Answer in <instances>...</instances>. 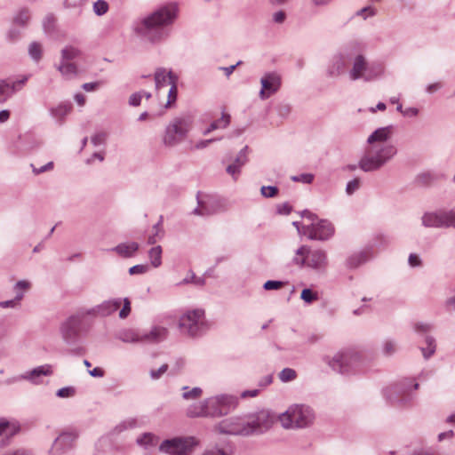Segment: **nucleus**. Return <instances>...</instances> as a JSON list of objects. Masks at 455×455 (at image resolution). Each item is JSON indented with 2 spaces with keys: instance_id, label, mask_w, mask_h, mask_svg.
I'll return each instance as SVG.
<instances>
[{
  "instance_id": "f257e3e1",
  "label": "nucleus",
  "mask_w": 455,
  "mask_h": 455,
  "mask_svg": "<svg viewBox=\"0 0 455 455\" xmlns=\"http://www.w3.org/2000/svg\"><path fill=\"white\" fill-rule=\"evenodd\" d=\"M393 132L394 126L387 125L378 128L368 137V147L358 164L362 171L365 172L377 171L396 155V148L388 142Z\"/></svg>"
},
{
  "instance_id": "f03ea898",
  "label": "nucleus",
  "mask_w": 455,
  "mask_h": 455,
  "mask_svg": "<svg viewBox=\"0 0 455 455\" xmlns=\"http://www.w3.org/2000/svg\"><path fill=\"white\" fill-rule=\"evenodd\" d=\"M177 12L178 7L174 4L161 6L138 20L134 24V31L146 41L161 43L169 36V26L174 22Z\"/></svg>"
},
{
  "instance_id": "7ed1b4c3",
  "label": "nucleus",
  "mask_w": 455,
  "mask_h": 455,
  "mask_svg": "<svg viewBox=\"0 0 455 455\" xmlns=\"http://www.w3.org/2000/svg\"><path fill=\"white\" fill-rule=\"evenodd\" d=\"M291 262L299 267H307L318 273L324 272L329 263L327 252L324 250H312L307 245H301L296 250Z\"/></svg>"
},
{
  "instance_id": "20e7f679",
  "label": "nucleus",
  "mask_w": 455,
  "mask_h": 455,
  "mask_svg": "<svg viewBox=\"0 0 455 455\" xmlns=\"http://www.w3.org/2000/svg\"><path fill=\"white\" fill-rule=\"evenodd\" d=\"M281 425L286 428H305L315 420V412L306 404H292L278 417Z\"/></svg>"
},
{
  "instance_id": "39448f33",
  "label": "nucleus",
  "mask_w": 455,
  "mask_h": 455,
  "mask_svg": "<svg viewBox=\"0 0 455 455\" xmlns=\"http://www.w3.org/2000/svg\"><path fill=\"white\" fill-rule=\"evenodd\" d=\"M323 361L334 371L347 375L357 371L362 363V355L357 351L347 349L338 352L333 356L326 355Z\"/></svg>"
},
{
  "instance_id": "423d86ee",
  "label": "nucleus",
  "mask_w": 455,
  "mask_h": 455,
  "mask_svg": "<svg viewBox=\"0 0 455 455\" xmlns=\"http://www.w3.org/2000/svg\"><path fill=\"white\" fill-rule=\"evenodd\" d=\"M192 128L190 116H178L173 118L166 126L163 136V143L166 147H175L187 137Z\"/></svg>"
},
{
  "instance_id": "0eeeda50",
  "label": "nucleus",
  "mask_w": 455,
  "mask_h": 455,
  "mask_svg": "<svg viewBox=\"0 0 455 455\" xmlns=\"http://www.w3.org/2000/svg\"><path fill=\"white\" fill-rule=\"evenodd\" d=\"M352 68L349 71V78L353 81L363 79L371 81L379 76L384 70L383 65L380 63H369L366 58L362 54H357L354 58L351 57Z\"/></svg>"
},
{
  "instance_id": "6e6552de",
  "label": "nucleus",
  "mask_w": 455,
  "mask_h": 455,
  "mask_svg": "<svg viewBox=\"0 0 455 455\" xmlns=\"http://www.w3.org/2000/svg\"><path fill=\"white\" fill-rule=\"evenodd\" d=\"M198 444L194 436H176L164 440L159 445V451L167 455H192Z\"/></svg>"
},
{
  "instance_id": "1a4fd4ad",
  "label": "nucleus",
  "mask_w": 455,
  "mask_h": 455,
  "mask_svg": "<svg viewBox=\"0 0 455 455\" xmlns=\"http://www.w3.org/2000/svg\"><path fill=\"white\" fill-rule=\"evenodd\" d=\"M179 327L182 332L191 337L202 334L207 329L204 311L202 309L188 311L180 317Z\"/></svg>"
},
{
  "instance_id": "9d476101",
  "label": "nucleus",
  "mask_w": 455,
  "mask_h": 455,
  "mask_svg": "<svg viewBox=\"0 0 455 455\" xmlns=\"http://www.w3.org/2000/svg\"><path fill=\"white\" fill-rule=\"evenodd\" d=\"M418 389L419 384L405 379L397 383L391 384L383 389V395L390 403H407L411 400V387Z\"/></svg>"
},
{
  "instance_id": "9b49d317",
  "label": "nucleus",
  "mask_w": 455,
  "mask_h": 455,
  "mask_svg": "<svg viewBox=\"0 0 455 455\" xmlns=\"http://www.w3.org/2000/svg\"><path fill=\"white\" fill-rule=\"evenodd\" d=\"M196 198L198 206L193 211L196 215L209 216L228 210V203L224 199L199 193Z\"/></svg>"
},
{
  "instance_id": "f8f14e48",
  "label": "nucleus",
  "mask_w": 455,
  "mask_h": 455,
  "mask_svg": "<svg viewBox=\"0 0 455 455\" xmlns=\"http://www.w3.org/2000/svg\"><path fill=\"white\" fill-rule=\"evenodd\" d=\"M85 315L84 312H82L69 316L61 323L60 331L61 338L66 344L74 345L78 341L83 331V319Z\"/></svg>"
},
{
  "instance_id": "ddd939ff",
  "label": "nucleus",
  "mask_w": 455,
  "mask_h": 455,
  "mask_svg": "<svg viewBox=\"0 0 455 455\" xmlns=\"http://www.w3.org/2000/svg\"><path fill=\"white\" fill-rule=\"evenodd\" d=\"M275 416L267 410H261L246 416V425L250 427V435L263 434L271 428Z\"/></svg>"
},
{
  "instance_id": "4468645a",
  "label": "nucleus",
  "mask_w": 455,
  "mask_h": 455,
  "mask_svg": "<svg viewBox=\"0 0 455 455\" xmlns=\"http://www.w3.org/2000/svg\"><path fill=\"white\" fill-rule=\"evenodd\" d=\"M209 403L215 418L227 415L235 410L239 403V398L234 395L223 394L210 397Z\"/></svg>"
},
{
  "instance_id": "2eb2a0df",
  "label": "nucleus",
  "mask_w": 455,
  "mask_h": 455,
  "mask_svg": "<svg viewBox=\"0 0 455 455\" xmlns=\"http://www.w3.org/2000/svg\"><path fill=\"white\" fill-rule=\"evenodd\" d=\"M221 434L233 435H250V427L246 425V417H230L221 420L216 427Z\"/></svg>"
},
{
  "instance_id": "dca6fc26",
  "label": "nucleus",
  "mask_w": 455,
  "mask_h": 455,
  "mask_svg": "<svg viewBox=\"0 0 455 455\" xmlns=\"http://www.w3.org/2000/svg\"><path fill=\"white\" fill-rule=\"evenodd\" d=\"M422 224L427 228H455V210L425 213Z\"/></svg>"
},
{
  "instance_id": "f3484780",
  "label": "nucleus",
  "mask_w": 455,
  "mask_h": 455,
  "mask_svg": "<svg viewBox=\"0 0 455 455\" xmlns=\"http://www.w3.org/2000/svg\"><path fill=\"white\" fill-rule=\"evenodd\" d=\"M303 232L310 240L324 241L331 238L334 234V227L326 220H321L316 224L304 226Z\"/></svg>"
},
{
  "instance_id": "a211bd4d",
  "label": "nucleus",
  "mask_w": 455,
  "mask_h": 455,
  "mask_svg": "<svg viewBox=\"0 0 455 455\" xmlns=\"http://www.w3.org/2000/svg\"><path fill=\"white\" fill-rule=\"evenodd\" d=\"M281 76L276 72L266 73L260 79L261 89L259 96L261 100H267L277 92L281 87Z\"/></svg>"
},
{
  "instance_id": "6ab92c4d",
  "label": "nucleus",
  "mask_w": 455,
  "mask_h": 455,
  "mask_svg": "<svg viewBox=\"0 0 455 455\" xmlns=\"http://www.w3.org/2000/svg\"><path fill=\"white\" fill-rule=\"evenodd\" d=\"M349 61H351V56L348 53L340 52L334 55L326 69L327 76L331 78L339 76L346 71Z\"/></svg>"
},
{
  "instance_id": "aec40b11",
  "label": "nucleus",
  "mask_w": 455,
  "mask_h": 455,
  "mask_svg": "<svg viewBox=\"0 0 455 455\" xmlns=\"http://www.w3.org/2000/svg\"><path fill=\"white\" fill-rule=\"evenodd\" d=\"M121 304V298L105 300L102 303L84 311V315L102 317L108 316L115 313L120 307Z\"/></svg>"
},
{
  "instance_id": "412c9836",
  "label": "nucleus",
  "mask_w": 455,
  "mask_h": 455,
  "mask_svg": "<svg viewBox=\"0 0 455 455\" xmlns=\"http://www.w3.org/2000/svg\"><path fill=\"white\" fill-rule=\"evenodd\" d=\"M78 434L75 431L63 432L54 441L52 451L54 455H60L73 448Z\"/></svg>"
},
{
  "instance_id": "4be33fe9",
  "label": "nucleus",
  "mask_w": 455,
  "mask_h": 455,
  "mask_svg": "<svg viewBox=\"0 0 455 455\" xmlns=\"http://www.w3.org/2000/svg\"><path fill=\"white\" fill-rule=\"evenodd\" d=\"M28 79V76H24L21 79L14 82L0 80V103L5 102L14 92L20 91Z\"/></svg>"
},
{
  "instance_id": "5701e85b",
  "label": "nucleus",
  "mask_w": 455,
  "mask_h": 455,
  "mask_svg": "<svg viewBox=\"0 0 455 455\" xmlns=\"http://www.w3.org/2000/svg\"><path fill=\"white\" fill-rule=\"evenodd\" d=\"M155 87L157 92L167 84H172L178 82V76L171 70L167 71L164 68H158L154 74Z\"/></svg>"
},
{
  "instance_id": "b1692460",
  "label": "nucleus",
  "mask_w": 455,
  "mask_h": 455,
  "mask_svg": "<svg viewBox=\"0 0 455 455\" xmlns=\"http://www.w3.org/2000/svg\"><path fill=\"white\" fill-rule=\"evenodd\" d=\"M187 416L189 418L213 417L212 410L210 408L209 398L193 403L187 409Z\"/></svg>"
},
{
  "instance_id": "393cba45",
  "label": "nucleus",
  "mask_w": 455,
  "mask_h": 455,
  "mask_svg": "<svg viewBox=\"0 0 455 455\" xmlns=\"http://www.w3.org/2000/svg\"><path fill=\"white\" fill-rule=\"evenodd\" d=\"M168 336V330L164 326L156 325L149 331L142 332V342L159 343L164 341Z\"/></svg>"
},
{
  "instance_id": "a878e982",
  "label": "nucleus",
  "mask_w": 455,
  "mask_h": 455,
  "mask_svg": "<svg viewBox=\"0 0 455 455\" xmlns=\"http://www.w3.org/2000/svg\"><path fill=\"white\" fill-rule=\"evenodd\" d=\"M139 249L140 244L137 242H125L117 244L109 251L116 253L121 258L129 259L134 257Z\"/></svg>"
},
{
  "instance_id": "bb28decb",
  "label": "nucleus",
  "mask_w": 455,
  "mask_h": 455,
  "mask_svg": "<svg viewBox=\"0 0 455 455\" xmlns=\"http://www.w3.org/2000/svg\"><path fill=\"white\" fill-rule=\"evenodd\" d=\"M371 258L372 251L371 249L368 248L349 256L346 261V264L347 267L349 268H356L361 265L366 263Z\"/></svg>"
},
{
  "instance_id": "cd10ccee",
  "label": "nucleus",
  "mask_w": 455,
  "mask_h": 455,
  "mask_svg": "<svg viewBox=\"0 0 455 455\" xmlns=\"http://www.w3.org/2000/svg\"><path fill=\"white\" fill-rule=\"evenodd\" d=\"M20 431V425L16 420H8L4 418L0 419V436L6 435L12 438Z\"/></svg>"
},
{
  "instance_id": "c85d7f7f",
  "label": "nucleus",
  "mask_w": 455,
  "mask_h": 455,
  "mask_svg": "<svg viewBox=\"0 0 455 455\" xmlns=\"http://www.w3.org/2000/svg\"><path fill=\"white\" fill-rule=\"evenodd\" d=\"M52 373V366L49 364H44V365L38 366V367L26 372L23 375V379H28L34 384H38L39 383L38 379L41 376H49Z\"/></svg>"
},
{
  "instance_id": "c756f323",
  "label": "nucleus",
  "mask_w": 455,
  "mask_h": 455,
  "mask_svg": "<svg viewBox=\"0 0 455 455\" xmlns=\"http://www.w3.org/2000/svg\"><path fill=\"white\" fill-rule=\"evenodd\" d=\"M59 72L67 79L76 76L78 73L77 66L72 62L61 61L57 66Z\"/></svg>"
},
{
  "instance_id": "7c9ffc66",
  "label": "nucleus",
  "mask_w": 455,
  "mask_h": 455,
  "mask_svg": "<svg viewBox=\"0 0 455 455\" xmlns=\"http://www.w3.org/2000/svg\"><path fill=\"white\" fill-rule=\"evenodd\" d=\"M118 339L125 343L142 342V332L134 330H124L119 333Z\"/></svg>"
},
{
  "instance_id": "2f4dec72",
  "label": "nucleus",
  "mask_w": 455,
  "mask_h": 455,
  "mask_svg": "<svg viewBox=\"0 0 455 455\" xmlns=\"http://www.w3.org/2000/svg\"><path fill=\"white\" fill-rule=\"evenodd\" d=\"M72 109V106L70 104H60L57 108H51V115L52 117L60 121L63 122L66 116H68Z\"/></svg>"
},
{
  "instance_id": "473e14b6",
  "label": "nucleus",
  "mask_w": 455,
  "mask_h": 455,
  "mask_svg": "<svg viewBox=\"0 0 455 455\" xmlns=\"http://www.w3.org/2000/svg\"><path fill=\"white\" fill-rule=\"evenodd\" d=\"M157 442L158 437L152 433H144L137 438V443L144 448L156 446Z\"/></svg>"
},
{
  "instance_id": "72a5a7b5",
  "label": "nucleus",
  "mask_w": 455,
  "mask_h": 455,
  "mask_svg": "<svg viewBox=\"0 0 455 455\" xmlns=\"http://www.w3.org/2000/svg\"><path fill=\"white\" fill-rule=\"evenodd\" d=\"M81 54L79 49L74 46H66L61 51V61L70 62L71 60L78 58Z\"/></svg>"
},
{
  "instance_id": "f704fd0d",
  "label": "nucleus",
  "mask_w": 455,
  "mask_h": 455,
  "mask_svg": "<svg viewBox=\"0 0 455 455\" xmlns=\"http://www.w3.org/2000/svg\"><path fill=\"white\" fill-rule=\"evenodd\" d=\"M148 258L154 267H158L162 264V247L160 245L151 248L148 251Z\"/></svg>"
},
{
  "instance_id": "c9c22d12",
  "label": "nucleus",
  "mask_w": 455,
  "mask_h": 455,
  "mask_svg": "<svg viewBox=\"0 0 455 455\" xmlns=\"http://www.w3.org/2000/svg\"><path fill=\"white\" fill-rule=\"evenodd\" d=\"M425 341L427 344V347H422L421 351H422L423 356L426 359H428L435 352V340L433 337L427 336Z\"/></svg>"
},
{
  "instance_id": "e433bc0d",
  "label": "nucleus",
  "mask_w": 455,
  "mask_h": 455,
  "mask_svg": "<svg viewBox=\"0 0 455 455\" xmlns=\"http://www.w3.org/2000/svg\"><path fill=\"white\" fill-rule=\"evenodd\" d=\"M183 393L182 397L185 400H196L199 398L203 393L202 389L200 387H193L189 389L188 387H182Z\"/></svg>"
},
{
  "instance_id": "4c0bfd02",
  "label": "nucleus",
  "mask_w": 455,
  "mask_h": 455,
  "mask_svg": "<svg viewBox=\"0 0 455 455\" xmlns=\"http://www.w3.org/2000/svg\"><path fill=\"white\" fill-rule=\"evenodd\" d=\"M435 180V175L431 172H423L417 175L416 181L419 185H429Z\"/></svg>"
},
{
  "instance_id": "58836bf2",
  "label": "nucleus",
  "mask_w": 455,
  "mask_h": 455,
  "mask_svg": "<svg viewBox=\"0 0 455 455\" xmlns=\"http://www.w3.org/2000/svg\"><path fill=\"white\" fill-rule=\"evenodd\" d=\"M279 379L283 382H290L297 378V372L291 368H284L278 374Z\"/></svg>"
},
{
  "instance_id": "ea45409f",
  "label": "nucleus",
  "mask_w": 455,
  "mask_h": 455,
  "mask_svg": "<svg viewBox=\"0 0 455 455\" xmlns=\"http://www.w3.org/2000/svg\"><path fill=\"white\" fill-rule=\"evenodd\" d=\"M139 426L138 424V420L134 418H129L124 421H122L121 423H119L115 430L118 433L120 432H123L124 430H127V429H131V428H135Z\"/></svg>"
},
{
  "instance_id": "a19ab883",
  "label": "nucleus",
  "mask_w": 455,
  "mask_h": 455,
  "mask_svg": "<svg viewBox=\"0 0 455 455\" xmlns=\"http://www.w3.org/2000/svg\"><path fill=\"white\" fill-rule=\"evenodd\" d=\"M28 53L34 60L38 61L42 57L41 44L36 42H33L32 44H30L28 48Z\"/></svg>"
},
{
  "instance_id": "79ce46f5",
  "label": "nucleus",
  "mask_w": 455,
  "mask_h": 455,
  "mask_svg": "<svg viewBox=\"0 0 455 455\" xmlns=\"http://www.w3.org/2000/svg\"><path fill=\"white\" fill-rule=\"evenodd\" d=\"M108 11V4L104 0H98L93 4V12L96 15L101 16Z\"/></svg>"
},
{
  "instance_id": "37998d69",
  "label": "nucleus",
  "mask_w": 455,
  "mask_h": 455,
  "mask_svg": "<svg viewBox=\"0 0 455 455\" xmlns=\"http://www.w3.org/2000/svg\"><path fill=\"white\" fill-rule=\"evenodd\" d=\"M201 455H233V453L228 449L212 447L206 449Z\"/></svg>"
},
{
  "instance_id": "c03bdc74",
  "label": "nucleus",
  "mask_w": 455,
  "mask_h": 455,
  "mask_svg": "<svg viewBox=\"0 0 455 455\" xmlns=\"http://www.w3.org/2000/svg\"><path fill=\"white\" fill-rule=\"evenodd\" d=\"M29 19H30V14H29L28 10L24 9V10H21L16 15V17L14 18V22L16 24L25 26L28 22Z\"/></svg>"
},
{
  "instance_id": "a18cd8bd",
  "label": "nucleus",
  "mask_w": 455,
  "mask_h": 455,
  "mask_svg": "<svg viewBox=\"0 0 455 455\" xmlns=\"http://www.w3.org/2000/svg\"><path fill=\"white\" fill-rule=\"evenodd\" d=\"M177 95H178L177 83H174L171 85V88L168 92V100L165 104V108H170L176 101Z\"/></svg>"
},
{
  "instance_id": "49530a36",
  "label": "nucleus",
  "mask_w": 455,
  "mask_h": 455,
  "mask_svg": "<svg viewBox=\"0 0 455 455\" xmlns=\"http://www.w3.org/2000/svg\"><path fill=\"white\" fill-rule=\"evenodd\" d=\"M300 298L307 303H312L318 299V296L316 292H314L312 290L306 288L302 290Z\"/></svg>"
},
{
  "instance_id": "de8ad7c7",
  "label": "nucleus",
  "mask_w": 455,
  "mask_h": 455,
  "mask_svg": "<svg viewBox=\"0 0 455 455\" xmlns=\"http://www.w3.org/2000/svg\"><path fill=\"white\" fill-rule=\"evenodd\" d=\"M247 150V146L242 148L233 163L242 168L248 161Z\"/></svg>"
},
{
  "instance_id": "09e8293b",
  "label": "nucleus",
  "mask_w": 455,
  "mask_h": 455,
  "mask_svg": "<svg viewBox=\"0 0 455 455\" xmlns=\"http://www.w3.org/2000/svg\"><path fill=\"white\" fill-rule=\"evenodd\" d=\"M123 307L119 311V317L125 319L131 313V301L128 298L122 299Z\"/></svg>"
},
{
  "instance_id": "8fccbe9b",
  "label": "nucleus",
  "mask_w": 455,
  "mask_h": 455,
  "mask_svg": "<svg viewBox=\"0 0 455 455\" xmlns=\"http://www.w3.org/2000/svg\"><path fill=\"white\" fill-rule=\"evenodd\" d=\"M361 186V180L359 178H355L354 180H350L346 187V192L347 195H353L356 190L359 189Z\"/></svg>"
},
{
  "instance_id": "3c124183",
  "label": "nucleus",
  "mask_w": 455,
  "mask_h": 455,
  "mask_svg": "<svg viewBox=\"0 0 455 455\" xmlns=\"http://www.w3.org/2000/svg\"><path fill=\"white\" fill-rule=\"evenodd\" d=\"M260 191H261V195L264 197L270 198V197H274L277 195L278 188L275 186H263V187H261Z\"/></svg>"
},
{
  "instance_id": "603ef678",
  "label": "nucleus",
  "mask_w": 455,
  "mask_h": 455,
  "mask_svg": "<svg viewBox=\"0 0 455 455\" xmlns=\"http://www.w3.org/2000/svg\"><path fill=\"white\" fill-rule=\"evenodd\" d=\"M76 394V389L73 387H65L59 389L56 395L61 398L72 397Z\"/></svg>"
},
{
  "instance_id": "864d4df0",
  "label": "nucleus",
  "mask_w": 455,
  "mask_h": 455,
  "mask_svg": "<svg viewBox=\"0 0 455 455\" xmlns=\"http://www.w3.org/2000/svg\"><path fill=\"white\" fill-rule=\"evenodd\" d=\"M291 180L296 182L310 184L314 180V175L311 173H302V174L291 177Z\"/></svg>"
},
{
  "instance_id": "5fc2aeb1",
  "label": "nucleus",
  "mask_w": 455,
  "mask_h": 455,
  "mask_svg": "<svg viewBox=\"0 0 455 455\" xmlns=\"http://www.w3.org/2000/svg\"><path fill=\"white\" fill-rule=\"evenodd\" d=\"M396 351V345L393 340H387L383 345V354L385 355H392Z\"/></svg>"
},
{
  "instance_id": "6e6d98bb",
  "label": "nucleus",
  "mask_w": 455,
  "mask_h": 455,
  "mask_svg": "<svg viewBox=\"0 0 455 455\" xmlns=\"http://www.w3.org/2000/svg\"><path fill=\"white\" fill-rule=\"evenodd\" d=\"M148 265H143V264H139V265H135V266H132V267L129 268V274L133 275H142V274H145L148 271Z\"/></svg>"
},
{
  "instance_id": "4d7b16f0",
  "label": "nucleus",
  "mask_w": 455,
  "mask_h": 455,
  "mask_svg": "<svg viewBox=\"0 0 455 455\" xmlns=\"http://www.w3.org/2000/svg\"><path fill=\"white\" fill-rule=\"evenodd\" d=\"M168 370V364L164 363L157 370H151L149 374L152 379H160Z\"/></svg>"
},
{
  "instance_id": "13d9d810",
  "label": "nucleus",
  "mask_w": 455,
  "mask_h": 455,
  "mask_svg": "<svg viewBox=\"0 0 455 455\" xmlns=\"http://www.w3.org/2000/svg\"><path fill=\"white\" fill-rule=\"evenodd\" d=\"M283 284L284 283L282 281L268 280L264 283L263 288L267 291L278 290L282 288Z\"/></svg>"
},
{
  "instance_id": "bf43d9fd",
  "label": "nucleus",
  "mask_w": 455,
  "mask_h": 455,
  "mask_svg": "<svg viewBox=\"0 0 455 455\" xmlns=\"http://www.w3.org/2000/svg\"><path fill=\"white\" fill-rule=\"evenodd\" d=\"M106 138L107 134L105 132H98L91 138V141L94 146H100L104 144Z\"/></svg>"
},
{
  "instance_id": "052dcab7",
  "label": "nucleus",
  "mask_w": 455,
  "mask_h": 455,
  "mask_svg": "<svg viewBox=\"0 0 455 455\" xmlns=\"http://www.w3.org/2000/svg\"><path fill=\"white\" fill-rule=\"evenodd\" d=\"M226 172L236 180L237 176L240 174L241 167L232 163L227 166Z\"/></svg>"
},
{
  "instance_id": "680f3d73",
  "label": "nucleus",
  "mask_w": 455,
  "mask_h": 455,
  "mask_svg": "<svg viewBox=\"0 0 455 455\" xmlns=\"http://www.w3.org/2000/svg\"><path fill=\"white\" fill-rule=\"evenodd\" d=\"M31 167H32V171H33L34 174L38 175V174L43 173L44 172H48V171L52 170L53 169V163L52 162H49L46 164L41 166L40 168L35 167L34 164H31Z\"/></svg>"
},
{
  "instance_id": "e2e57ef3",
  "label": "nucleus",
  "mask_w": 455,
  "mask_h": 455,
  "mask_svg": "<svg viewBox=\"0 0 455 455\" xmlns=\"http://www.w3.org/2000/svg\"><path fill=\"white\" fill-rule=\"evenodd\" d=\"M141 99H142L141 92H134L129 98V104L132 107H138L140 105Z\"/></svg>"
},
{
  "instance_id": "0e129e2a",
  "label": "nucleus",
  "mask_w": 455,
  "mask_h": 455,
  "mask_svg": "<svg viewBox=\"0 0 455 455\" xmlns=\"http://www.w3.org/2000/svg\"><path fill=\"white\" fill-rule=\"evenodd\" d=\"M213 123H217V124L220 125L219 129L226 128L230 124V115L222 113V116L220 119L215 120Z\"/></svg>"
},
{
  "instance_id": "69168bd1",
  "label": "nucleus",
  "mask_w": 455,
  "mask_h": 455,
  "mask_svg": "<svg viewBox=\"0 0 455 455\" xmlns=\"http://www.w3.org/2000/svg\"><path fill=\"white\" fill-rule=\"evenodd\" d=\"M193 283L196 285H204V280L202 277H197L194 273H191V275L189 277H186L181 283Z\"/></svg>"
},
{
  "instance_id": "338daca9",
  "label": "nucleus",
  "mask_w": 455,
  "mask_h": 455,
  "mask_svg": "<svg viewBox=\"0 0 455 455\" xmlns=\"http://www.w3.org/2000/svg\"><path fill=\"white\" fill-rule=\"evenodd\" d=\"M30 286H31V284L28 281L20 280L15 283L14 291H21L25 292L29 290Z\"/></svg>"
},
{
  "instance_id": "774afa93",
  "label": "nucleus",
  "mask_w": 455,
  "mask_h": 455,
  "mask_svg": "<svg viewBox=\"0 0 455 455\" xmlns=\"http://www.w3.org/2000/svg\"><path fill=\"white\" fill-rule=\"evenodd\" d=\"M409 265L412 267H420L422 262L419 256L416 253H411L408 259Z\"/></svg>"
}]
</instances>
